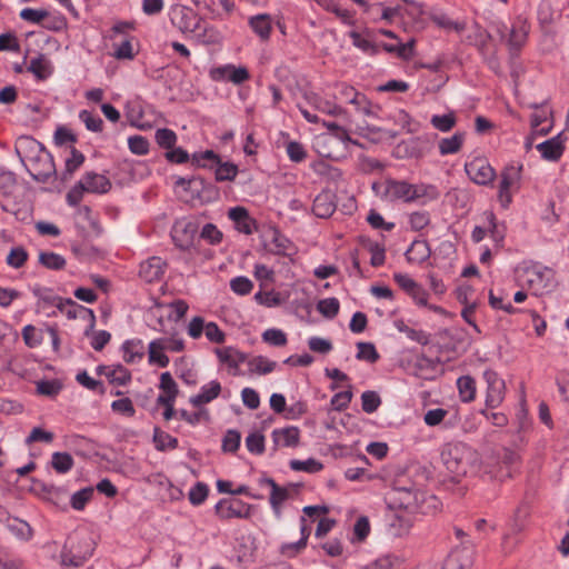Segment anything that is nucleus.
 <instances>
[{
    "mask_svg": "<svg viewBox=\"0 0 569 569\" xmlns=\"http://www.w3.org/2000/svg\"><path fill=\"white\" fill-rule=\"evenodd\" d=\"M387 192L392 199L405 202H413L420 199H436V188L428 184H412L405 180H391L388 182Z\"/></svg>",
    "mask_w": 569,
    "mask_h": 569,
    "instance_id": "obj_1",
    "label": "nucleus"
},
{
    "mask_svg": "<svg viewBox=\"0 0 569 569\" xmlns=\"http://www.w3.org/2000/svg\"><path fill=\"white\" fill-rule=\"evenodd\" d=\"M492 29L500 37L501 41H506L512 56L517 54L525 46L529 32V27L522 19L515 20L510 27L501 21H497L492 23Z\"/></svg>",
    "mask_w": 569,
    "mask_h": 569,
    "instance_id": "obj_2",
    "label": "nucleus"
},
{
    "mask_svg": "<svg viewBox=\"0 0 569 569\" xmlns=\"http://www.w3.org/2000/svg\"><path fill=\"white\" fill-rule=\"evenodd\" d=\"M192 162L198 167L214 169L217 181H232L238 173V167L231 162H221L218 154L211 150L194 153Z\"/></svg>",
    "mask_w": 569,
    "mask_h": 569,
    "instance_id": "obj_3",
    "label": "nucleus"
},
{
    "mask_svg": "<svg viewBox=\"0 0 569 569\" xmlns=\"http://www.w3.org/2000/svg\"><path fill=\"white\" fill-rule=\"evenodd\" d=\"M92 550L89 539L77 540L70 537L66 541L60 555L61 565L67 568L80 567L91 557Z\"/></svg>",
    "mask_w": 569,
    "mask_h": 569,
    "instance_id": "obj_4",
    "label": "nucleus"
},
{
    "mask_svg": "<svg viewBox=\"0 0 569 569\" xmlns=\"http://www.w3.org/2000/svg\"><path fill=\"white\" fill-rule=\"evenodd\" d=\"M187 332L192 339H199L202 333H204L206 338L213 343H222L226 340L224 332L216 322H206L204 319L199 316L190 320Z\"/></svg>",
    "mask_w": 569,
    "mask_h": 569,
    "instance_id": "obj_5",
    "label": "nucleus"
},
{
    "mask_svg": "<svg viewBox=\"0 0 569 569\" xmlns=\"http://www.w3.org/2000/svg\"><path fill=\"white\" fill-rule=\"evenodd\" d=\"M29 142L32 144V149L37 150V154L29 158L32 167L31 174L38 180H44L54 171L52 157L40 143L33 140Z\"/></svg>",
    "mask_w": 569,
    "mask_h": 569,
    "instance_id": "obj_6",
    "label": "nucleus"
},
{
    "mask_svg": "<svg viewBox=\"0 0 569 569\" xmlns=\"http://www.w3.org/2000/svg\"><path fill=\"white\" fill-rule=\"evenodd\" d=\"M214 512L221 520L248 519L251 516V506L240 499H221L216 505Z\"/></svg>",
    "mask_w": 569,
    "mask_h": 569,
    "instance_id": "obj_7",
    "label": "nucleus"
},
{
    "mask_svg": "<svg viewBox=\"0 0 569 569\" xmlns=\"http://www.w3.org/2000/svg\"><path fill=\"white\" fill-rule=\"evenodd\" d=\"M465 172L477 184L487 186L496 177V172L485 158H475L469 163H465Z\"/></svg>",
    "mask_w": 569,
    "mask_h": 569,
    "instance_id": "obj_8",
    "label": "nucleus"
},
{
    "mask_svg": "<svg viewBox=\"0 0 569 569\" xmlns=\"http://www.w3.org/2000/svg\"><path fill=\"white\" fill-rule=\"evenodd\" d=\"M483 377L487 382L486 405L489 408H497L505 399V381L491 370L485 371Z\"/></svg>",
    "mask_w": 569,
    "mask_h": 569,
    "instance_id": "obj_9",
    "label": "nucleus"
},
{
    "mask_svg": "<svg viewBox=\"0 0 569 569\" xmlns=\"http://www.w3.org/2000/svg\"><path fill=\"white\" fill-rule=\"evenodd\" d=\"M210 77L213 81H230L233 84H241L249 80L250 74L246 67L224 64L211 69Z\"/></svg>",
    "mask_w": 569,
    "mask_h": 569,
    "instance_id": "obj_10",
    "label": "nucleus"
},
{
    "mask_svg": "<svg viewBox=\"0 0 569 569\" xmlns=\"http://www.w3.org/2000/svg\"><path fill=\"white\" fill-rule=\"evenodd\" d=\"M303 99L308 104L320 112L333 117H343L345 119H349V113L342 107L337 104L335 101L322 98L315 91H305Z\"/></svg>",
    "mask_w": 569,
    "mask_h": 569,
    "instance_id": "obj_11",
    "label": "nucleus"
},
{
    "mask_svg": "<svg viewBox=\"0 0 569 569\" xmlns=\"http://www.w3.org/2000/svg\"><path fill=\"white\" fill-rule=\"evenodd\" d=\"M521 166H508L501 172V180L499 184V200L506 208L511 202L510 188L520 180Z\"/></svg>",
    "mask_w": 569,
    "mask_h": 569,
    "instance_id": "obj_12",
    "label": "nucleus"
},
{
    "mask_svg": "<svg viewBox=\"0 0 569 569\" xmlns=\"http://www.w3.org/2000/svg\"><path fill=\"white\" fill-rule=\"evenodd\" d=\"M58 310L62 313H66L68 318L74 319V318H82L87 319L89 325L88 328L84 331V335L88 336L90 331L94 329L96 326V316L93 310L86 308L83 306H80L72 301L71 299L62 300V302H59Z\"/></svg>",
    "mask_w": 569,
    "mask_h": 569,
    "instance_id": "obj_13",
    "label": "nucleus"
},
{
    "mask_svg": "<svg viewBox=\"0 0 569 569\" xmlns=\"http://www.w3.org/2000/svg\"><path fill=\"white\" fill-rule=\"evenodd\" d=\"M228 218L233 222L236 230L240 233L249 236L257 231V221L244 207L237 206L230 208Z\"/></svg>",
    "mask_w": 569,
    "mask_h": 569,
    "instance_id": "obj_14",
    "label": "nucleus"
},
{
    "mask_svg": "<svg viewBox=\"0 0 569 569\" xmlns=\"http://www.w3.org/2000/svg\"><path fill=\"white\" fill-rule=\"evenodd\" d=\"M462 459V447L460 442H448L441 450V460L447 470L455 475L453 479L459 480V471Z\"/></svg>",
    "mask_w": 569,
    "mask_h": 569,
    "instance_id": "obj_15",
    "label": "nucleus"
},
{
    "mask_svg": "<svg viewBox=\"0 0 569 569\" xmlns=\"http://www.w3.org/2000/svg\"><path fill=\"white\" fill-rule=\"evenodd\" d=\"M467 38L469 43L475 46L481 54L487 56L492 52V37L477 21H473L472 24L468 28Z\"/></svg>",
    "mask_w": 569,
    "mask_h": 569,
    "instance_id": "obj_16",
    "label": "nucleus"
},
{
    "mask_svg": "<svg viewBox=\"0 0 569 569\" xmlns=\"http://www.w3.org/2000/svg\"><path fill=\"white\" fill-rule=\"evenodd\" d=\"M196 232L194 223L182 220L173 224L171 237L178 248L187 250L193 244Z\"/></svg>",
    "mask_w": 569,
    "mask_h": 569,
    "instance_id": "obj_17",
    "label": "nucleus"
},
{
    "mask_svg": "<svg viewBox=\"0 0 569 569\" xmlns=\"http://www.w3.org/2000/svg\"><path fill=\"white\" fill-rule=\"evenodd\" d=\"M171 21L182 32H194L200 24V18L187 7L176 8Z\"/></svg>",
    "mask_w": 569,
    "mask_h": 569,
    "instance_id": "obj_18",
    "label": "nucleus"
},
{
    "mask_svg": "<svg viewBox=\"0 0 569 569\" xmlns=\"http://www.w3.org/2000/svg\"><path fill=\"white\" fill-rule=\"evenodd\" d=\"M343 144L340 139L333 134L321 133L313 140L315 150L325 158L338 160L340 158L339 147Z\"/></svg>",
    "mask_w": 569,
    "mask_h": 569,
    "instance_id": "obj_19",
    "label": "nucleus"
},
{
    "mask_svg": "<svg viewBox=\"0 0 569 569\" xmlns=\"http://www.w3.org/2000/svg\"><path fill=\"white\" fill-rule=\"evenodd\" d=\"M167 263L160 257H151L141 262L139 276L146 282H156L162 279Z\"/></svg>",
    "mask_w": 569,
    "mask_h": 569,
    "instance_id": "obj_20",
    "label": "nucleus"
},
{
    "mask_svg": "<svg viewBox=\"0 0 569 569\" xmlns=\"http://www.w3.org/2000/svg\"><path fill=\"white\" fill-rule=\"evenodd\" d=\"M565 138L562 133H559L537 146L541 157L548 161H558L565 150Z\"/></svg>",
    "mask_w": 569,
    "mask_h": 569,
    "instance_id": "obj_21",
    "label": "nucleus"
},
{
    "mask_svg": "<svg viewBox=\"0 0 569 569\" xmlns=\"http://www.w3.org/2000/svg\"><path fill=\"white\" fill-rule=\"evenodd\" d=\"M79 181L80 187L84 189L86 192L104 193L111 187L107 177L94 172L86 173Z\"/></svg>",
    "mask_w": 569,
    "mask_h": 569,
    "instance_id": "obj_22",
    "label": "nucleus"
},
{
    "mask_svg": "<svg viewBox=\"0 0 569 569\" xmlns=\"http://www.w3.org/2000/svg\"><path fill=\"white\" fill-rule=\"evenodd\" d=\"M249 26L261 41H267L272 31L271 17L268 13H260L249 18Z\"/></svg>",
    "mask_w": 569,
    "mask_h": 569,
    "instance_id": "obj_23",
    "label": "nucleus"
},
{
    "mask_svg": "<svg viewBox=\"0 0 569 569\" xmlns=\"http://www.w3.org/2000/svg\"><path fill=\"white\" fill-rule=\"evenodd\" d=\"M272 438L276 446L297 447L299 443L300 431L297 427H287L272 431Z\"/></svg>",
    "mask_w": 569,
    "mask_h": 569,
    "instance_id": "obj_24",
    "label": "nucleus"
},
{
    "mask_svg": "<svg viewBox=\"0 0 569 569\" xmlns=\"http://www.w3.org/2000/svg\"><path fill=\"white\" fill-rule=\"evenodd\" d=\"M335 210L336 204L333 202V196L330 192H321L315 198L312 211L317 217L328 218Z\"/></svg>",
    "mask_w": 569,
    "mask_h": 569,
    "instance_id": "obj_25",
    "label": "nucleus"
},
{
    "mask_svg": "<svg viewBox=\"0 0 569 569\" xmlns=\"http://www.w3.org/2000/svg\"><path fill=\"white\" fill-rule=\"evenodd\" d=\"M221 392V385L217 380H212L209 383L201 387L198 395L190 398V402L198 407L208 403L216 399Z\"/></svg>",
    "mask_w": 569,
    "mask_h": 569,
    "instance_id": "obj_26",
    "label": "nucleus"
},
{
    "mask_svg": "<svg viewBox=\"0 0 569 569\" xmlns=\"http://www.w3.org/2000/svg\"><path fill=\"white\" fill-rule=\"evenodd\" d=\"M161 393L157 398V402H174L178 395V386L170 372H162L160 376Z\"/></svg>",
    "mask_w": 569,
    "mask_h": 569,
    "instance_id": "obj_27",
    "label": "nucleus"
},
{
    "mask_svg": "<svg viewBox=\"0 0 569 569\" xmlns=\"http://www.w3.org/2000/svg\"><path fill=\"white\" fill-rule=\"evenodd\" d=\"M259 482L260 485H267L271 488L270 505L273 511L277 515H280V506L287 500L288 490L286 488L279 487L271 478H261Z\"/></svg>",
    "mask_w": 569,
    "mask_h": 569,
    "instance_id": "obj_28",
    "label": "nucleus"
},
{
    "mask_svg": "<svg viewBox=\"0 0 569 569\" xmlns=\"http://www.w3.org/2000/svg\"><path fill=\"white\" fill-rule=\"evenodd\" d=\"M499 470L497 472H492L495 477H511V469L512 467L517 466L519 461L518 453L509 449H503L499 455Z\"/></svg>",
    "mask_w": 569,
    "mask_h": 569,
    "instance_id": "obj_29",
    "label": "nucleus"
},
{
    "mask_svg": "<svg viewBox=\"0 0 569 569\" xmlns=\"http://www.w3.org/2000/svg\"><path fill=\"white\" fill-rule=\"evenodd\" d=\"M123 360L127 363H136L142 360L144 356L143 342L139 339L127 340L122 345Z\"/></svg>",
    "mask_w": 569,
    "mask_h": 569,
    "instance_id": "obj_30",
    "label": "nucleus"
},
{
    "mask_svg": "<svg viewBox=\"0 0 569 569\" xmlns=\"http://www.w3.org/2000/svg\"><path fill=\"white\" fill-rule=\"evenodd\" d=\"M216 355L221 362L228 365L231 369H238L246 361V355L232 347L217 349Z\"/></svg>",
    "mask_w": 569,
    "mask_h": 569,
    "instance_id": "obj_31",
    "label": "nucleus"
},
{
    "mask_svg": "<svg viewBox=\"0 0 569 569\" xmlns=\"http://www.w3.org/2000/svg\"><path fill=\"white\" fill-rule=\"evenodd\" d=\"M309 536V529L306 526V519L301 518V538L297 542L283 543L280 547L281 555L286 557H295L301 552L307 546V539Z\"/></svg>",
    "mask_w": 569,
    "mask_h": 569,
    "instance_id": "obj_32",
    "label": "nucleus"
},
{
    "mask_svg": "<svg viewBox=\"0 0 569 569\" xmlns=\"http://www.w3.org/2000/svg\"><path fill=\"white\" fill-rule=\"evenodd\" d=\"M431 250L425 240H416L407 250L406 256L410 262H423L430 257Z\"/></svg>",
    "mask_w": 569,
    "mask_h": 569,
    "instance_id": "obj_33",
    "label": "nucleus"
},
{
    "mask_svg": "<svg viewBox=\"0 0 569 569\" xmlns=\"http://www.w3.org/2000/svg\"><path fill=\"white\" fill-rule=\"evenodd\" d=\"M277 363L263 356L253 357L248 361L249 371L257 375H268L276 369Z\"/></svg>",
    "mask_w": 569,
    "mask_h": 569,
    "instance_id": "obj_34",
    "label": "nucleus"
},
{
    "mask_svg": "<svg viewBox=\"0 0 569 569\" xmlns=\"http://www.w3.org/2000/svg\"><path fill=\"white\" fill-rule=\"evenodd\" d=\"M163 346L158 339L152 340L149 343V362L151 365H158L161 368H166L169 365V358L164 355Z\"/></svg>",
    "mask_w": 569,
    "mask_h": 569,
    "instance_id": "obj_35",
    "label": "nucleus"
},
{
    "mask_svg": "<svg viewBox=\"0 0 569 569\" xmlns=\"http://www.w3.org/2000/svg\"><path fill=\"white\" fill-rule=\"evenodd\" d=\"M107 379L116 386H126L131 381V372L121 365L111 366Z\"/></svg>",
    "mask_w": 569,
    "mask_h": 569,
    "instance_id": "obj_36",
    "label": "nucleus"
},
{
    "mask_svg": "<svg viewBox=\"0 0 569 569\" xmlns=\"http://www.w3.org/2000/svg\"><path fill=\"white\" fill-rule=\"evenodd\" d=\"M39 263L50 270H61L66 267V259L52 251H41L39 253Z\"/></svg>",
    "mask_w": 569,
    "mask_h": 569,
    "instance_id": "obj_37",
    "label": "nucleus"
},
{
    "mask_svg": "<svg viewBox=\"0 0 569 569\" xmlns=\"http://www.w3.org/2000/svg\"><path fill=\"white\" fill-rule=\"evenodd\" d=\"M73 458L68 452H54L51 466L58 473H67L73 467Z\"/></svg>",
    "mask_w": 569,
    "mask_h": 569,
    "instance_id": "obj_38",
    "label": "nucleus"
},
{
    "mask_svg": "<svg viewBox=\"0 0 569 569\" xmlns=\"http://www.w3.org/2000/svg\"><path fill=\"white\" fill-rule=\"evenodd\" d=\"M153 441H154L156 448L160 451H164L167 449H176L178 447L177 438L160 430L159 428H154Z\"/></svg>",
    "mask_w": 569,
    "mask_h": 569,
    "instance_id": "obj_39",
    "label": "nucleus"
},
{
    "mask_svg": "<svg viewBox=\"0 0 569 569\" xmlns=\"http://www.w3.org/2000/svg\"><path fill=\"white\" fill-rule=\"evenodd\" d=\"M289 466L295 471H303L309 473H316L323 468V465L315 458H309L307 460H291Z\"/></svg>",
    "mask_w": 569,
    "mask_h": 569,
    "instance_id": "obj_40",
    "label": "nucleus"
},
{
    "mask_svg": "<svg viewBox=\"0 0 569 569\" xmlns=\"http://www.w3.org/2000/svg\"><path fill=\"white\" fill-rule=\"evenodd\" d=\"M261 338L263 342L273 347H283L288 342L287 335L281 329L277 328L264 330Z\"/></svg>",
    "mask_w": 569,
    "mask_h": 569,
    "instance_id": "obj_41",
    "label": "nucleus"
},
{
    "mask_svg": "<svg viewBox=\"0 0 569 569\" xmlns=\"http://www.w3.org/2000/svg\"><path fill=\"white\" fill-rule=\"evenodd\" d=\"M33 293L39 298V307L46 308L47 306H53L58 309L59 302L63 299L53 295V292L47 288H34Z\"/></svg>",
    "mask_w": 569,
    "mask_h": 569,
    "instance_id": "obj_42",
    "label": "nucleus"
},
{
    "mask_svg": "<svg viewBox=\"0 0 569 569\" xmlns=\"http://www.w3.org/2000/svg\"><path fill=\"white\" fill-rule=\"evenodd\" d=\"M29 71H31L38 79H46L51 73V68L46 58L42 56L34 58L30 61L28 67Z\"/></svg>",
    "mask_w": 569,
    "mask_h": 569,
    "instance_id": "obj_43",
    "label": "nucleus"
},
{
    "mask_svg": "<svg viewBox=\"0 0 569 569\" xmlns=\"http://www.w3.org/2000/svg\"><path fill=\"white\" fill-rule=\"evenodd\" d=\"M322 126L329 130V132H327L328 134H333L335 137L340 139V141L343 142V146H346L347 143H353L356 146H359V142L357 140H352L348 131L341 126H339L337 122L322 121Z\"/></svg>",
    "mask_w": 569,
    "mask_h": 569,
    "instance_id": "obj_44",
    "label": "nucleus"
},
{
    "mask_svg": "<svg viewBox=\"0 0 569 569\" xmlns=\"http://www.w3.org/2000/svg\"><path fill=\"white\" fill-rule=\"evenodd\" d=\"M156 142L164 149H172L177 143V134L171 129H158L154 134Z\"/></svg>",
    "mask_w": 569,
    "mask_h": 569,
    "instance_id": "obj_45",
    "label": "nucleus"
},
{
    "mask_svg": "<svg viewBox=\"0 0 569 569\" xmlns=\"http://www.w3.org/2000/svg\"><path fill=\"white\" fill-rule=\"evenodd\" d=\"M352 44L368 54H377L379 52V46L372 43L370 40L363 38L357 31L350 32Z\"/></svg>",
    "mask_w": 569,
    "mask_h": 569,
    "instance_id": "obj_46",
    "label": "nucleus"
},
{
    "mask_svg": "<svg viewBox=\"0 0 569 569\" xmlns=\"http://www.w3.org/2000/svg\"><path fill=\"white\" fill-rule=\"evenodd\" d=\"M79 119L84 123L86 128L92 132H100L102 130V119L88 110L79 112Z\"/></svg>",
    "mask_w": 569,
    "mask_h": 569,
    "instance_id": "obj_47",
    "label": "nucleus"
},
{
    "mask_svg": "<svg viewBox=\"0 0 569 569\" xmlns=\"http://www.w3.org/2000/svg\"><path fill=\"white\" fill-rule=\"evenodd\" d=\"M339 301L337 298H326L318 302L317 309L318 311L327 317V318H335L339 312Z\"/></svg>",
    "mask_w": 569,
    "mask_h": 569,
    "instance_id": "obj_48",
    "label": "nucleus"
},
{
    "mask_svg": "<svg viewBox=\"0 0 569 569\" xmlns=\"http://www.w3.org/2000/svg\"><path fill=\"white\" fill-rule=\"evenodd\" d=\"M468 463L470 472L473 475H480V473H492L493 470L489 468V465L482 463V460L477 451H469L468 452Z\"/></svg>",
    "mask_w": 569,
    "mask_h": 569,
    "instance_id": "obj_49",
    "label": "nucleus"
},
{
    "mask_svg": "<svg viewBox=\"0 0 569 569\" xmlns=\"http://www.w3.org/2000/svg\"><path fill=\"white\" fill-rule=\"evenodd\" d=\"M461 136L453 134L450 138H443L439 142V151L442 156L456 153L461 147Z\"/></svg>",
    "mask_w": 569,
    "mask_h": 569,
    "instance_id": "obj_50",
    "label": "nucleus"
},
{
    "mask_svg": "<svg viewBox=\"0 0 569 569\" xmlns=\"http://www.w3.org/2000/svg\"><path fill=\"white\" fill-rule=\"evenodd\" d=\"M358 353L357 359L366 360L370 363L376 362L379 359V355L375 348V346L370 342H358L357 343Z\"/></svg>",
    "mask_w": 569,
    "mask_h": 569,
    "instance_id": "obj_51",
    "label": "nucleus"
},
{
    "mask_svg": "<svg viewBox=\"0 0 569 569\" xmlns=\"http://www.w3.org/2000/svg\"><path fill=\"white\" fill-rule=\"evenodd\" d=\"M351 104L355 107L357 112L363 116L377 117L376 112L373 111L371 101L362 92H359Z\"/></svg>",
    "mask_w": 569,
    "mask_h": 569,
    "instance_id": "obj_52",
    "label": "nucleus"
},
{
    "mask_svg": "<svg viewBox=\"0 0 569 569\" xmlns=\"http://www.w3.org/2000/svg\"><path fill=\"white\" fill-rule=\"evenodd\" d=\"M93 488L87 487L77 492L71 497V506L76 510H82L88 501L93 497Z\"/></svg>",
    "mask_w": 569,
    "mask_h": 569,
    "instance_id": "obj_53",
    "label": "nucleus"
},
{
    "mask_svg": "<svg viewBox=\"0 0 569 569\" xmlns=\"http://www.w3.org/2000/svg\"><path fill=\"white\" fill-rule=\"evenodd\" d=\"M19 16L23 21L39 24L49 16V12L44 9L24 8Z\"/></svg>",
    "mask_w": 569,
    "mask_h": 569,
    "instance_id": "obj_54",
    "label": "nucleus"
},
{
    "mask_svg": "<svg viewBox=\"0 0 569 569\" xmlns=\"http://www.w3.org/2000/svg\"><path fill=\"white\" fill-rule=\"evenodd\" d=\"M208 486L203 482H197L189 491V501L193 506H199L204 502L208 497Z\"/></svg>",
    "mask_w": 569,
    "mask_h": 569,
    "instance_id": "obj_55",
    "label": "nucleus"
},
{
    "mask_svg": "<svg viewBox=\"0 0 569 569\" xmlns=\"http://www.w3.org/2000/svg\"><path fill=\"white\" fill-rule=\"evenodd\" d=\"M381 403V399L375 391H365L361 395V405L362 410L367 413H372L377 411Z\"/></svg>",
    "mask_w": 569,
    "mask_h": 569,
    "instance_id": "obj_56",
    "label": "nucleus"
},
{
    "mask_svg": "<svg viewBox=\"0 0 569 569\" xmlns=\"http://www.w3.org/2000/svg\"><path fill=\"white\" fill-rule=\"evenodd\" d=\"M396 327L399 331L406 333L410 340L417 341L421 345H426L428 342V336L423 331L410 328L403 321H397Z\"/></svg>",
    "mask_w": 569,
    "mask_h": 569,
    "instance_id": "obj_57",
    "label": "nucleus"
},
{
    "mask_svg": "<svg viewBox=\"0 0 569 569\" xmlns=\"http://www.w3.org/2000/svg\"><path fill=\"white\" fill-rule=\"evenodd\" d=\"M28 259V253L22 247L12 248L7 257V263L12 268H21Z\"/></svg>",
    "mask_w": 569,
    "mask_h": 569,
    "instance_id": "obj_58",
    "label": "nucleus"
},
{
    "mask_svg": "<svg viewBox=\"0 0 569 569\" xmlns=\"http://www.w3.org/2000/svg\"><path fill=\"white\" fill-rule=\"evenodd\" d=\"M408 222L413 231H420L430 222V217L427 211H416L409 214Z\"/></svg>",
    "mask_w": 569,
    "mask_h": 569,
    "instance_id": "obj_59",
    "label": "nucleus"
},
{
    "mask_svg": "<svg viewBox=\"0 0 569 569\" xmlns=\"http://www.w3.org/2000/svg\"><path fill=\"white\" fill-rule=\"evenodd\" d=\"M128 146L132 153L143 156L149 151V141L142 136H133L128 139Z\"/></svg>",
    "mask_w": 569,
    "mask_h": 569,
    "instance_id": "obj_60",
    "label": "nucleus"
},
{
    "mask_svg": "<svg viewBox=\"0 0 569 569\" xmlns=\"http://www.w3.org/2000/svg\"><path fill=\"white\" fill-rule=\"evenodd\" d=\"M246 446L251 453L261 455L264 451V437L259 432L250 433L246 438Z\"/></svg>",
    "mask_w": 569,
    "mask_h": 569,
    "instance_id": "obj_61",
    "label": "nucleus"
},
{
    "mask_svg": "<svg viewBox=\"0 0 569 569\" xmlns=\"http://www.w3.org/2000/svg\"><path fill=\"white\" fill-rule=\"evenodd\" d=\"M113 57L118 60H132L134 58L130 38H127L120 44L114 46Z\"/></svg>",
    "mask_w": 569,
    "mask_h": 569,
    "instance_id": "obj_62",
    "label": "nucleus"
},
{
    "mask_svg": "<svg viewBox=\"0 0 569 569\" xmlns=\"http://www.w3.org/2000/svg\"><path fill=\"white\" fill-rule=\"evenodd\" d=\"M111 409H112V411L124 415L127 417H133L136 413L133 403L129 398H121V399L114 400L111 403Z\"/></svg>",
    "mask_w": 569,
    "mask_h": 569,
    "instance_id": "obj_63",
    "label": "nucleus"
},
{
    "mask_svg": "<svg viewBox=\"0 0 569 569\" xmlns=\"http://www.w3.org/2000/svg\"><path fill=\"white\" fill-rule=\"evenodd\" d=\"M455 123L456 119L451 113L442 116H432L431 118V124L442 132L449 131L455 126Z\"/></svg>",
    "mask_w": 569,
    "mask_h": 569,
    "instance_id": "obj_64",
    "label": "nucleus"
}]
</instances>
